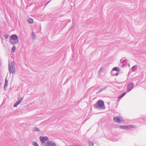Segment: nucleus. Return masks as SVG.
<instances>
[{"instance_id": "1", "label": "nucleus", "mask_w": 146, "mask_h": 146, "mask_svg": "<svg viewBox=\"0 0 146 146\" xmlns=\"http://www.w3.org/2000/svg\"><path fill=\"white\" fill-rule=\"evenodd\" d=\"M94 107L95 109L104 108V102L103 100H100L98 101L97 103L94 105Z\"/></svg>"}, {"instance_id": "2", "label": "nucleus", "mask_w": 146, "mask_h": 146, "mask_svg": "<svg viewBox=\"0 0 146 146\" xmlns=\"http://www.w3.org/2000/svg\"><path fill=\"white\" fill-rule=\"evenodd\" d=\"M136 126L133 125H120V128L122 129H124L127 130H130L132 129L136 128Z\"/></svg>"}, {"instance_id": "3", "label": "nucleus", "mask_w": 146, "mask_h": 146, "mask_svg": "<svg viewBox=\"0 0 146 146\" xmlns=\"http://www.w3.org/2000/svg\"><path fill=\"white\" fill-rule=\"evenodd\" d=\"M134 87V85L132 82H131L129 83L126 87L127 92H129L132 90Z\"/></svg>"}, {"instance_id": "4", "label": "nucleus", "mask_w": 146, "mask_h": 146, "mask_svg": "<svg viewBox=\"0 0 146 146\" xmlns=\"http://www.w3.org/2000/svg\"><path fill=\"white\" fill-rule=\"evenodd\" d=\"M9 70L10 73L15 74V67L12 63H11V66L10 64H9Z\"/></svg>"}, {"instance_id": "5", "label": "nucleus", "mask_w": 146, "mask_h": 146, "mask_svg": "<svg viewBox=\"0 0 146 146\" xmlns=\"http://www.w3.org/2000/svg\"><path fill=\"white\" fill-rule=\"evenodd\" d=\"M127 61L128 60L125 58L121 59L120 60L122 64V66H125L127 64L129 67L130 65Z\"/></svg>"}, {"instance_id": "6", "label": "nucleus", "mask_w": 146, "mask_h": 146, "mask_svg": "<svg viewBox=\"0 0 146 146\" xmlns=\"http://www.w3.org/2000/svg\"><path fill=\"white\" fill-rule=\"evenodd\" d=\"M45 146H56V144L52 141H48L45 143Z\"/></svg>"}, {"instance_id": "7", "label": "nucleus", "mask_w": 146, "mask_h": 146, "mask_svg": "<svg viewBox=\"0 0 146 146\" xmlns=\"http://www.w3.org/2000/svg\"><path fill=\"white\" fill-rule=\"evenodd\" d=\"M113 120L116 122L120 123L121 122H124V120L123 119H121L119 118L118 116L115 117L113 118Z\"/></svg>"}, {"instance_id": "8", "label": "nucleus", "mask_w": 146, "mask_h": 146, "mask_svg": "<svg viewBox=\"0 0 146 146\" xmlns=\"http://www.w3.org/2000/svg\"><path fill=\"white\" fill-rule=\"evenodd\" d=\"M23 99V97H21L20 99L19 98L18 99V101L15 103L14 105L13 106L15 107H17L18 105L19 104L21 101Z\"/></svg>"}, {"instance_id": "9", "label": "nucleus", "mask_w": 146, "mask_h": 146, "mask_svg": "<svg viewBox=\"0 0 146 146\" xmlns=\"http://www.w3.org/2000/svg\"><path fill=\"white\" fill-rule=\"evenodd\" d=\"M10 38L11 40H17L18 39V36L16 35L13 34L11 36Z\"/></svg>"}, {"instance_id": "10", "label": "nucleus", "mask_w": 146, "mask_h": 146, "mask_svg": "<svg viewBox=\"0 0 146 146\" xmlns=\"http://www.w3.org/2000/svg\"><path fill=\"white\" fill-rule=\"evenodd\" d=\"M115 71L116 72H118L119 71V68L117 67H115L113 68L111 72V74H112V73H113L114 71Z\"/></svg>"}, {"instance_id": "11", "label": "nucleus", "mask_w": 146, "mask_h": 146, "mask_svg": "<svg viewBox=\"0 0 146 146\" xmlns=\"http://www.w3.org/2000/svg\"><path fill=\"white\" fill-rule=\"evenodd\" d=\"M10 43L12 45L15 44L19 43V40H17L15 41H13L11 40H10Z\"/></svg>"}, {"instance_id": "12", "label": "nucleus", "mask_w": 146, "mask_h": 146, "mask_svg": "<svg viewBox=\"0 0 146 146\" xmlns=\"http://www.w3.org/2000/svg\"><path fill=\"white\" fill-rule=\"evenodd\" d=\"M27 22L29 23H32L33 22V19L31 18H29L27 19Z\"/></svg>"}, {"instance_id": "13", "label": "nucleus", "mask_w": 146, "mask_h": 146, "mask_svg": "<svg viewBox=\"0 0 146 146\" xmlns=\"http://www.w3.org/2000/svg\"><path fill=\"white\" fill-rule=\"evenodd\" d=\"M126 94V92H125L122 94L120 96L118 97L119 99H120L122 98Z\"/></svg>"}, {"instance_id": "14", "label": "nucleus", "mask_w": 146, "mask_h": 146, "mask_svg": "<svg viewBox=\"0 0 146 146\" xmlns=\"http://www.w3.org/2000/svg\"><path fill=\"white\" fill-rule=\"evenodd\" d=\"M8 80L6 79L5 80V84L4 85V88H5L6 87L8 86Z\"/></svg>"}, {"instance_id": "15", "label": "nucleus", "mask_w": 146, "mask_h": 146, "mask_svg": "<svg viewBox=\"0 0 146 146\" xmlns=\"http://www.w3.org/2000/svg\"><path fill=\"white\" fill-rule=\"evenodd\" d=\"M32 35L33 39H35L36 38V36L35 33L32 31Z\"/></svg>"}, {"instance_id": "16", "label": "nucleus", "mask_w": 146, "mask_h": 146, "mask_svg": "<svg viewBox=\"0 0 146 146\" xmlns=\"http://www.w3.org/2000/svg\"><path fill=\"white\" fill-rule=\"evenodd\" d=\"M88 144L89 145V146H93L94 143L93 142H91L89 141H88Z\"/></svg>"}, {"instance_id": "17", "label": "nucleus", "mask_w": 146, "mask_h": 146, "mask_svg": "<svg viewBox=\"0 0 146 146\" xmlns=\"http://www.w3.org/2000/svg\"><path fill=\"white\" fill-rule=\"evenodd\" d=\"M16 50V47L15 45L13 46L12 48L11 51L12 52H14Z\"/></svg>"}, {"instance_id": "18", "label": "nucleus", "mask_w": 146, "mask_h": 146, "mask_svg": "<svg viewBox=\"0 0 146 146\" xmlns=\"http://www.w3.org/2000/svg\"><path fill=\"white\" fill-rule=\"evenodd\" d=\"M33 130L35 131H38L40 130L37 127H35L33 128Z\"/></svg>"}, {"instance_id": "19", "label": "nucleus", "mask_w": 146, "mask_h": 146, "mask_svg": "<svg viewBox=\"0 0 146 146\" xmlns=\"http://www.w3.org/2000/svg\"><path fill=\"white\" fill-rule=\"evenodd\" d=\"M137 65H134L133 66L132 68V70H133V71H135V70H136V69H135V68L137 67Z\"/></svg>"}, {"instance_id": "20", "label": "nucleus", "mask_w": 146, "mask_h": 146, "mask_svg": "<svg viewBox=\"0 0 146 146\" xmlns=\"http://www.w3.org/2000/svg\"><path fill=\"white\" fill-rule=\"evenodd\" d=\"M33 145L34 146H39L37 143L36 142H33Z\"/></svg>"}, {"instance_id": "21", "label": "nucleus", "mask_w": 146, "mask_h": 146, "mask_svg": "<svg viewBox=\"0 0 146 146\" xmlns=\"http://www.w3.org/2000/svg\"><path fill=\"white\" fill-rule=\"evenodd\" d=\"M110 86L109 85L106 86L105 87L103 88L102 89V90H106L107 88L108 87H110Z\"/></svg>"}, {"instance_id": "22", "label": "nucleus", "mask_w": 146, "mask_h": 146, "mask_svg": "<svg viewBox=\"0 0 146 146\" xmlns=\"http://www.w3.org/2000/svg\"><path fill=\"white\" fill-rule=\"evenodd\" d=\"M3 36H4V38L5 39H7L9 37V35H8L5 34V35H4Z\"/></svg>"}, {"instance_id": "23", "label": "nucleus", "mask_w": 146, "mask_h": 146, "mask_svg": "<svg viewBox=\"0 0 146 146\" xmlns=\"http://www.w3.org/2000/svg\"><path fill=\"white\" fill-rule=\"evenodd\" d=\"M104 68L101 67L99 70V73H100L101 72L104 70Z\"/></svg>"}, {"instance_id": "24", "label": "nucleus", "mask_w": 146, "mask_h": 146, "mask_svg": "<svg viewBox=\"0 0 146 146\" xmlns=\"http://www.w3.org/2000/svg\"><path fill=\"white\" fill-rule=\"evenodd\" d=\"M118 74H119V73L118 72H117L115 74H114L113 73H112V74H111V75L112 76H117L118 75Z\"/></svg>"}, {"instance_id": "25", "label": "nucleus", "mask_w": 146, "mask_h": 146, "mask_svg": "<svg viewBox=\"0 0 146 146\" xmlns=\"http://www.w3.org/2000/svg\"><path fill=\"white\" fill-rule=\"evenodd\" d=\"M143 120H144L145 121H146V116L144 117L143 119Z\"/></svg>"}, {"instance_id": "26", "label": "nucleus", "mask_w": 146, "mask_h": 146, "mask_svg": "<svg viewBox=\"0 0 146 146\" xmlns=\"http://www.w3.org/2000/svg\"><path fill=\"white\" fill-rule=\"evenodd\" d=\"M102 91H103V90H102V89H101V90H100L99 91V92H101Z\"/></svg>"}, {"instance_id": "27", "label": "nucleus", "mask_w": 146, "mask_h": 146, "mask_svg": "<svg viewBox=\"0 0 146 146\" xmlns=\"http://www.w3.org/2000/svg\"><path fill=\"white\" fill-rule=\"evenodd\" d=\"M69 79H67L66 80V82H67V81H68V80Z\"/></svg>"}, {"instance_id": "28", "label": "nucleus", "mask_w": 146, "mask_h": 146, "mask_svg": "<svg viewBox=\"0 0 146 146\" xmlns=\"http://www.w3.org/2000/svg\"><path fill=\"white\" fill-rule=\"evenodd\" d=\"M50 2V1H48V3L46 4V5L48 3H49V2Z\"/></svg>"}]
</instances>
